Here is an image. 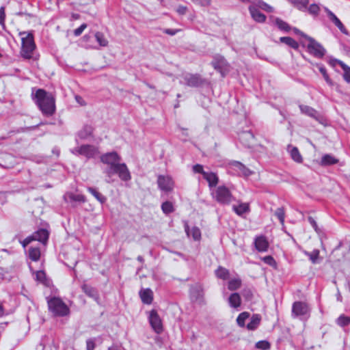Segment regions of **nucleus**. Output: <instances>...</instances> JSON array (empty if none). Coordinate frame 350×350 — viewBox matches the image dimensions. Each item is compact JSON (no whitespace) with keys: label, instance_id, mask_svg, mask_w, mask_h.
<instances>
[{"label":"nucleus","instance_id":"obj_15","mask_svg":"<svg viewBox=\"0 0 350 350\" xmlns=\"http://www.w3.org/2000/svg\"><path fill=\"white\" fill-rule=\"evenodd\" d=\"M255 246L259 252H266L269 247V243L265 237L260 236L255 239Z\"/></svg>","mask_w":350,"mask_h":350},{"label":"nucleus","instance_id":"obj_44","mask_svg":"<svg viewBox=\"0 0 350 350\" xmlns=\"http://www.w3.org/2000/svg\"><path fill=\"white\" fill-rule=\"evenodd\" d=\"M256 347L262 350H267L270 348V344L267 340H261L256 344Z\"/></svg>","mask_w":350,"mask_h":350},{"label":"nucleus","instance_id":"obj_33","mask_svg":"<svg viewBox=\"0 0 350 350\" xmlns=\"http://www.w3.org/2000/svg\"><path fill=\"white\" fill-rule=\"evenodd\" d=\"M300 109L302 113L309 116L316 118L317 112L312 108L306 105H300Z\"/></svg>","mask_w":350,"mask_h":350},{"label":"nucleus","instance_id":"obj_39","mask_svg":"<svg viewBox=\"0 0 350 350\" xmlns=\"http://www.w3.org/2000/svg\"><path fill=\"white\" fill-rule=\"evenodd\" d=\"M275 23L280 29L284 30L286 31H288L290 30L289 25L286 22L282 21L281 19L276 18L275 21Z\"/></svg>","mask_w":350,"mask_h":350},{"label":"nucleus","instance_id":"obj_35","mask_svg":"<svg viewBox=\"0 0 350 350\" xmlns=\"http://www.w3.org/2000/svg\"><path fill=\"white\" fill-rule=\"evenodd\" d=\"M95 38L101 46H106L108 44V41L104 36V35L100 32H97L95 34Z\"/></svg>","mask_w":350,"mask_h":350},{"label":"nucleus","instance_id":"obj_42","mask_svg":"<svg viewBox=\"0 0 350 350\" xmlns=\"http://www.w3.org/2000/svg\"><path fill=\"white\" fill-rule=\"evenodd\" d=\"M337 323L340 326L347 325L350 323V318L344 315H341L338 318Z\"/></svg>","mask_w":350,"mask_h":350},{"label":"nucleus","instance_id":"obj_19","mask_svg":"<svg viewBox=\"0 0 350 350\" xmlns=\"http://www.w3.org/2000/svg\"><path fill=\"white\" fill-rule=\"evenodd\" d=\"M186 232L189 237H191L195 241H198L201 238V232L198 228L192 227L189 228V227H186L185 228Z\"/></svg>","mask_w":350,"mask_h":350},{"label":"nucleus","instance_id":"obj_59","mask_svg":"<svg viewBox=\"0 0 350 350\" xmlns=\"http://www.w3.org/2000/svg\"><path fill=\"white\" fill-rule=\"evenodd\" d=\"M319 71L323 75V76H325V75L327 74L326 70L323 67H320L319 68Z\"/></svg>","mask_w":350,"mask_h":350},{"label":"nucleus","instance_id":"obj_26","mask_svg":"<svg viewBox=\"0 0 350 350\" xmlns=\"http://www.w3.org/2000/svg\"><path fill=\"white\" fill-rule=\"evenodd\" d=\"M335 63L339 64L342 67L344 71L343 78L347 83H350V67L338 60H336Z\"/></svg>","mask_w":350,"mask_h":350},{"label":"nucleus","instance_id":"obj_27","mask_svg":"<svg viewBox=\"0 0 350 350\" xmlns=\"http://www.w3.org/2000/svg\"><path fill=\"white\" fill-rule=\"evenodd\" d=\"M241 286V280L240 278H232L228 284V288L230 291L239 289Z\"/></svg>","mask_w":350,"mask_h":350},{"label":"nucleus","instance_id":"obj_6","mask_svg":"<svg viewBox=\"0 0 350 350\" xmlns=\"http://www.w3.org/2000/svg\"><path fill=\"white\" fill-rule=\"evenodd\" d=\"M214 198L219 203L228 204L231 201L232 196L226 187L221 186L215 190Z\"/></svg>","mask_w":350,"mask_h":350},{"label":"nucleus","instance_id":"obj_28","mask_svg":"<svg viewBox=\"0 0 350 350\" xmlns=\"http://www.w3.org/2000/svg\"><path fill=\"white\" fill-rule=\"evenodd\" d=\"M29 256L32 260H38L40 257V249L38 247H31L29 250Z\"/></svg>","mask_w":350,"mask_h":350},{"label":"nucleus","instance_id":"obj_7","mask_svg":"<svg viewBox=\"0 0 350 350\" xmlns=\"http://www.w3.org/2000/svg\"><path fill=\"white\" fill-rule=\"evenodd\" d=\"M149 321L152 329L157 333H161L163 331V325L160 317L155 310H152L149 315Z\"/></svg>","mask_w":350,"mask_h":350},{"label":"nucleus","instance_id":"obj_50","mask_svg":"<svg viewBox=\"0 0 350 350\" xmlns=\"http://www.w3.org/2000/svg\"><path fill=\"white\" fill-rule=\"evenodd\" d=\"M193 172L197 173H201L204 176V173H206V172L204 171L203 167L201 165L197 164L193 167Z\"/></svg>","mask_w":350,"mask_h":350},{"label":"nucleus","instance_id":"obj_1","mask_svg":"<svg viewBox=\"0 0 350 350\" xmlns=\"http://www.w3.org/2000/svg\"><path fill=\"white\" fill-rule=\"evenodd\" d=\"M35 97L36 103L44 115L51 116L54 113L55 109V99L51 94L39 89L36 91Z\"/></svg>","mask_w":350,"mask_h":350},{"label":"nucleus","instance_id":"obj_14","mask_svg":"<svg viewBox=\"0 0 350 350\" xmlns=\"http://www.w3.org/2000/svg\"><path fill=\"white\" fill-rule=\"evenodd\" d=\"M287 150L291 155V159L299 163H302L303 158L301 154H300L299 150L297 147L293 146L291 145H288L287 148Z\"/></svg>","mask_w":350,"mask_h":350},{"label":"nucleus","instance_id":"obj_11","mask_svg":"<svg viewBox=\"0 0 350 350\" xmlns=\"http://www.w3.org/2000/svg\"><path fill=\"white\" fill-rule=\"evenodd\" d=\"M249 11L252 18L257 23H264L266 20L265 14L261 13L255 4H252L249 7Z\"/></svg>","mask_w":350,"mask_h":350},{"label":"nucleus","instance_id":"obj_17","mask_svg":"<svg viewBox=\"0 0 350 350\" xmlns=\"http://www.w3.org/2000/svg\"><path fill=\"white\" fill-rule=\"evenodd\" d=\"M140 297L144 304H150L152 301V291L149 288L142 289L139 292Z\"/></svg>","mask_w":350,"mask_h":350},{"label":"nucleus","instance_id":"obj_32","mask_svg":"<svg viewBox=\"0 0 350 350\" xmlns=\"http://www.w3.org/2000/svg\"><path fill=\"white\" fill-rule=\"evenodd\" d=\"M215 274L217 277L221 278L223 280H226L229 276V271L228 269L219 267L216 271Z\"/></svg>","mask_w":350,"mask_h":350},{"label":"nucleus","instance_id":"obj_57","mask_svg":"<svg viewBox=\"0 0 350 350\" xmlns=\"http://www.w3.org/2000/svg\"><path fill=\"white\" fill-rule=\"evenodd\" d=\"M308 221L310 223V224L312 226V227L314 228L315 231L318 232L317 225V223L314 221V219L312 217H310L308 218Z\"/></svg>","mask_w":350,"mask_h":350},{"label":"nucleus","instance_id":"obj_31","mask_svg":"<svg viewBox=\"0 0 350 350\" xmlns=\"http://www.w3.org/2000/svg\"><path fill=\"white\" fill-rule=\"evenodd\" d=\"M293 4L299 10H302L305 9L308 3V0H288Z\"/></svg>","mask_w":350,"mask_h":350},{"label":"nucleus","instance_id":"obj_54","mask_svg":"<svg viewBox=\"0 0 350 350\" xmlns=\"http://www.w3.org/2000/svg\"><path fill=\"white\" fill-rule=\"evenodd\" d=\"M86 345L87 350H94L95 347L94 342L91 339L87 340Z\"/></svg>","mask_w":350,"mask_h":350},{"label":"nucleus","instance_id":"obj_47","mask_svg":"<svg viewBox=\"0 0 350 350\" xmlns=\"http://www.w3.org/2000/svg\"><path fill=\"white\" fill-rule=\"evenodd\" d=\"M262 259L266 264H267L270 266H272V267L276 266V262H275V260L271 256H267L262 258Z\"/></svg>","mask_w":350,"mask_h":350},{"label":"nucleus","instance_id":"obj_23","mask_svg":"<svg viewBox=\"0 0 350 350\" xmlns=\"http://www.w3.org/2000/svg\"><path fill=\"white\" fill-rule=\"evenodd\" d=\"M233 210L239 215H242L243 213H247L250 210V206L247 203H241L238 206H233Z\"/></svg>","mask_w":350,"mask_h":350},{"label":"nucleus","instance_id":"obj_56","mask_svg":"<svg viewBox=\"0 0 350 350\" xmlns=\"http://www.w3.org/2000/svg\"><path fill=\"white\" fill-rule=\"evenodd\" d=\"M75 100L81 106H83V105H86V103H85V100H83V98H81L79 96H75Z\"/></svg>","mask_w":350,"mask_h":350},{"label":"nucleus","instance_id":"obj_48","mask_svg":"<svg viewBox=\"0 0 350 350\" xmlns=\"http://www.w3.org/2000/svg\"><path fill=\"white\" fill-rule=\"evenodd\" d=\"M308 11L312 14H317L319 11V7L316 4H312L309 7Z\"/></svg>","mask_w":350,"mask_h":350},{"label":"nucleus","instance_id":"obj_16","mask_svg":"<svg viewBox=\"0 0 350 350\" xmlns=\"http://www.w3.org/2000/svg\"><path fill=\"white\" fill-rule=\"evenodd\" d=\"M338 163V159H336L334 155L330 154H326L322 157L319 163L322 166H326L336 164Z\"/></svg>","mask_w":350,"mask_h":350},{"label":"nucleus","instance_id":"obj_25","mask_svg":"<svg viewBox=\"0 0 350 350\" xmlns=\"http://www.w3.org/2000/svg\"><path fill=\"white\" fill-rule=\"evenodd\" d=\"M33 236L36 237V240L45 243L48 239L49 234L46 230L41 229L37 231Z\"/></svg>","mask_w":350,"mask_h":350},{"label":"nucleus","instance_id":"obj_61","mask_svg":"<svg viewBox=\"0 0 350 350\" xmlns=\"http://www.w3.org/2000/svg\"><path fill=\"white\" fill-rule=\"evenodd\" d=\"M293 30H294L295 33L299 34L301 36V33H304L303 32H301L299 29H297L296 28H295Z\"/></svg>","mask_w":350,"mask_h":350},{"label":"nucleus","instance_id":"obj_62","mask_svg":"<svg viewBox=\"0 0 350 350\" xmlns=\"http://www.w3.org/2000/svg\"><path fill=\"white\" fill-rule=\"evenodd\" d=\"M83 291H84L85 293H88L89 295H91V293H90V291H87V286H83Z\"/></svg>","mask_w":350,"mask_h":350},{"label":"nucleus","instance_id":"obj_37","mask_svg":"<svg viewBox=\"0 0 350 350\" xmlns=\"http://www.w3.org/2000/svg\"><path fill=\"white\" fill-rule=\"evenodd\" d=\"M256 6L267 12H273L274 10L272 6L268 5L267 3L262 1H258V4L256 5Z\"/></svg>","mask_w":350,"mask_h":350},{"label":"nucleus","instance_id":"obj_22","mask_svg":"<svg viewBox=\"0 0 350 350\" xmlns=\"http://www.w3.org/2000/svg\"><path fill=\"white\" fill-rule=\"evenodd\" d=\"M260 321L261 317L259 314L253 315L250 322L247 325V329L250 330H254L260 324Z\"/></svg>","mask_w":350,"mask_h":350},{"label":"nucleus","instance_id":"obj_8","mask_svg":"<svg viewBox=\"0 0 350 350\" xmlns=\"http://www.w3.org/2000/svg\"><path fill=\"white\" fill-rule=\"evenodd\" d=\"M111 170L118 174L123 180H128L131 178L129 171L124 163L118 162Z\"/></svg>","mask_w":350,"mask_h":350},{"label":"nucleus","instance_id":"obj_60","mask_svg":"<svg viewBox=\"0 0 350 350\" xmlns=\"http://www.w3.org/2000/svg\"><path fill=\"white\" fill-rule=\"evenodd\" d=\"M165 33H167V34H170V35H174L176 33V31L172 30V29H167V30H165Z\"/></svg>","mask_w":350,"mask_h":350},{"label":"nucleus","instance_id":"obj_24","mask_svg":"<svg viewBox=\"0 0 350 350\" xmlns=\"http://www.w3.org/2000/svg\"><path fill=\"white\" fill-rule=\"evenodd\" d=\"M280 41L294 49H297L299 48L298 42L291 37H281L280 38Z\"/></svg>","mask_w":350,"mask_h":350},{"label":"nucleus","instance_id":"obj_5","mask_svg":"<svg viewBox=\"0 0 350 350\" xmlns=\"http://www.w3.org/2000/svg\"><path fill=\"white\" fill-rule=\"evenodd\" d=\"M157 184L161 191L167 193L172 192L175 185L173 178L169 175H159Z\"/></svg>","mask_w":350,"mask_h":350},{"label":"nucleus","instance_id":"obj_3","mask_svg":"<svg viewBox=\"0 0 350 350\" xmlns=\"http://www.w3.org/2000/svg\"><path fill=\"white\" fill-rule=\"evenodd\" d=\"M301 36L305 40H301V44L303 46L307 48L309 53L318 58H321L325 55V50L315 40L304 33H301Z\"/></svg>","mask_w":350,"mask_h":350},{"label":"nucleus","instance_id":"obj_49","mask_svg":"<svg viewBox=\"0 0 350 350\" xmlns=\"http://www.w3.org/2000/svg\"><path fill=\"white\" fill-rule=\"evenodd\" d=\"M36 237H33V235L32 236H30V237H27L25 239H24L23 241H22V245L23 246V247H25L27 245H29L32 241H36Z\"/></svg>","mask_w":350,"mask_h":350},{"label":"nucleus","instance_id":"obj_2","mask_svg":"<svg viewBox=\"0 0 350 350\" xmlns=\"http://www.w3.org/2000/svg\"><path fill=\"white\" fill-rule=\"evenodd\" d=\"M21 41V55L25 59H37V57H33V51L36 49V44L33 40V34L31 32H20L19 33Z\"/></svg>","mask_w":350,"mask_h":350},{"label":"nucleus","instance_id":"obj_63","mask_svg":"<svg viewBox=\"0 0 350 350\" xmlns=\"http://www.w3.org/2000/svg\"><path fill=\"white\" fill-rule=\"evenodd\" d=\"M3 308L2 306L0 304V317L3 316Z\"/></svg>","mask_w":350,"mask_h":350},{"label":"nucleus","instance_id":"obj_4","mask_svg":"<svg viewBox=\"0 0 350 350\" xmlns=\"http://www.w3.org/2000/svg\"><path fill=\"white\" fill-rule=\"evenodd\" d=\"M48 306L50 311L55 316H66L69 313L68 306L59 298L49 299Z\"/></svg>","mask_w":350,"mask_h":350},{"label":"nucleus","instance_id":"obj_34","mask_svg":"<svg viewBox=\"0 0 350 350\" xmlns=\"http://www.w3.org/2000/svg\"><path fill=\"white\" fill-rule=\"evenodd\" d=\"M305 254L309 256L312 263L315 264L318 262L319 258V250H314L312 252H305Z\"/></svg>","mask_w":350,"mask_h":350},{"label":"nucleus","instance_id":"obj_46","mask_svg":"<svg viewBox=\"0 0 350 350\" xmlns=\"http://www.w3.org/2000/svg\"><path fill=\"white\" fill-rule=\"evenodd\" d=\"M69 197L71 200L78 202H85V198L83 195L81 194H69Z\"/></svg>","mask_w":350,"mask_h":350},{"label":"nucleus","instance_id":"obj_64","mask_svg":"<svg viewBox=\"0 0 350 350\" xmlns=\"http://www.w3.org/2000/svg\"><path fill=\"white\" fill-rule=\"evenodd\" d=\"M108 350H118V349H115V348L110 347V348H109V349H108Z\"/></svg>","mask_w":350,"mask_h":350},{"label":"nucleus","instance_id":"obj_43","mask_svg":"<svg viewBox=\"0 0 350 350\" xmlns=\"http://www.w3.org/2000/svg\"><path fill=\"white\" fill-rule=\"evenodd\" d=\"M241 137V139L243 141V140H247L248 141L247 145L249 146H252V141L254 140V136H253L252 133H251L250 132H245V133L242 134Z\"/></svg>","mask_w":350,"mask_h":350},{"label":"nucleus","instance_id":"obj_41","mask_svg":"<svg viewBox=\"0 0 350 350\" xmlns=\"http://www.w3.org/2000/svg\"><path fill=\"white\" fill-rule=\"evenodd\" d=\"M235 167L239 170L244 176H249L251 174V172L246 168L241 163L237 162L234 163Z\"/></svg>","mask_w":350,"mask_h":350},{"label":"nucleus","instance_id":"obj_18","mask_svg":"<svg viewBox=\"0 0 350 350\" xmlns=\"http://www.w3.org/2000/svg\"><path fill=\"white\" fill-rule=\"evenodd\" d=\"M325 11L329 19L335 24V25L337 26L341 31L345 32V28L337 16L327 8H325Z\"/></svg>","mask_w":350,"mask_h":350},{"label":"nucleus","instance_id":"obj_40","mask_svg":"<svg viewBox=\"0 0 350 350\" xmlns=\"http://www.w3.org/2000/svg\"><path fill=\"white\" fill-rule=\"evenodd\" d=\"M161 208L165 213H170L173 212L174 206L172 202H165L161 205Z\"/></svg>","mask_w":350,"mask_h":350},{"label":"nucleus","instance_id":"obj_38","mask_svg":"<svg viewBox=\"0 0 350 350\" xmlns=\"http://www.w3.org/2000/svg\"><path fill=\"white\" fill-rule=\"evenodd\" d=\"M36 280L44 284H47V280L46 278V274L42 271H38L35 273Z\"/></svg>","mask_w":350,"mask_h":350},{"label":"nucleus","instance_id":"obj_21","mask_svg":"<svg viewBox=\"0 0 350 350\" xmlns=\"http://www.w3.org/2000/svg\"><path fill=\"white\" fill-rule=\"evenodd\" d=\"M204 178L207 180L210 187L215 186L218 183V178L214 173H204Z\"/></svg>","mask_w":350,"mask_h":350},{"label":"nucleus","instance_id":"obj_9","mask_svg":"<svg viewBox=\"0 0 350 350\" xmlns=\"http://www.w3.org/2000/svg\"><path fill=\"white\" fill-rule=\"evenodd\" d=\"M101 161L110 166L111 170L118 162H120V158L116 152H109L101 156Z\"/></svg>","mask_w":350,"mask_h":350},{"label":"nucleus","instance_id":"obj_30","mask_svg":"<svg viewBox=\"0 0 350 350\" xmlns=\"http://www.w3.org/2000/svg\"><path fill=\"white\" fill-rule=\"evenodd\" d=\"M88 191L94 196V198L101 204L106 201V198L99 193L96 189L89 187Z\"/></svg>","mask_w":350,"mask_h":350},{"label":"nucleus","instance_id":"obj_51","mask_svg":"<svg viewBox=\"0 0 350 350\" xmlns=\"http://www.w3.org/2000/svg\"><path fill=\"white\" fill-rule=\"evenodd\" d=\"M195 3L200 5L202 6H206L211 3V0H191Z\"/></svg>","mask_w":350,"mask_h":350},{"label":"nucleus","instance_id":"obj_58","mask_svg":"<svg viewBox=\"0 0 350 350\" xmlns=\"http://www.w3.org/2000/svg\"><path fill=\"white\" fill-rule=\"evenodd\" d=\"M323 78L325 80V81L330 85H333V83L332 81V80L329 79V76L327 74L325 75V76H323Z\"/></svg>","mask_w":350,"mask_h":350},{"label":"nucleus","instance_id":"obj_55","mask_svg":"<svg viewBox=\"0 0 350 350\" xmlns=\"http://www.w3.org/2000/svg\"><path fill=\"white\" fill-rule=\"evenodd\" d=\"M5 20V10L4 8H0V24L3 25Z\"/></svg>","mask_w":350,"mask_h":350},{"label":"nucleus","instance_id":"obj_53","mask_svg":"<svg viewBox=\"0 0 350 350\" xmlns=\"http://www.w3.org/2000/svg\"><path fill=\"white\" fill-rule=\"evenodd\" d=\"M187 11V8L184 5H178L176 8V12L181 15L186 14Z\"/></svg>","mask_w":350,"mask_h":350},{"label":"nucleus","instance_id":"obj_45","mask_svg":"<svg viewBox=\"0 0 350 350\" xmlns=\"http://www.w3.org/2000/svg\"><path fill=\"white\" fill-rule=\"evenodd\" d=\"M275 215L278 217L281 224L284 223V212L282 208H278L275 212Z\"/></svg>","mask_w":350,"mask_h":350},{"label":"nucleus","instance_id":"obj_10","mask_svg":"<svg viewBox=\"0 0 350 350\" xmlns=\"http://www.w3.org/2000/svg\"><path fill=\"white\" fill-rule=\"evenodd\" d=\"M75 151L79 154L87 157H93L98 153V149L90 145H83L75 149Z\"/></svg>","mask_w":350,"mask_h":350},{"label":"nucleus","instance_id":"obj_36","mask_svg":"<svg viewBox=\"0 0 350 350\" xmlns=\"http://www.w3.org/2000/svg\"><path fill=\"white\" fill-rule=\"evenodd\" d=\"M249 316L250 314L247 312L241 313L237 319L238 325L241 327H243L245 325V321L248 319Z\"/></svg>","mask_w":350,"mask_h":350},{"label":"nucleus","instance_id":"obj_20","mask_svg":"<svg viewBox=\"0 0 350 350\" xmlns=\"http://www.w3.org/2000/svg\"><path fill=\"white\" fill-rule=\"evenodd\" d=\"M228 302L231 307H239L241 303V299L240 295L237 293L231 294L228 298Z\"/></svg>","mask_w":350,"mask_h":350},{"label":"nucleus","instance_id":"obj_29","mask_svg":"<svg viewBox=\"0 0 350 350\" xmlns=\"http://www.w3.org/2000/svg\"><path fill=\"white\" fill-rule=\"evenodd\" d=\"M93 132V128L91 126H85L79 133V135L81 138H86L91 135Z\"/></svg>","mask_w":350,"mask_h":350},{"label":"nucleus","instance_id":"obj_52","mask_svg":"<svg viewBox=\"0 0 350 350\" xmlns=\"http://www.w3.org/2000/svg\"><path fill=\"white\" fill-rule=\"evenodd\" d=\"M86 24H82L79 28L75 30V35L78 36L81 35V33L83 31V30L86 28Z\"/></svg>","mask_w":350,"mask_h":350},{"label":"nucleus","instance_id":"obj_12","mask_svg":"<svg viewBox=\"0 0 350 350\" xmlns=\"http://www.w3.org/2000/svg\"><path fill=\"white\" fill-rule=\"evenodd\" d=\"M213 64L214 68L219 70L222 75L228 71V64L222 57H217Z\"/></svg>","mask_w":350,"mask_h":350},{"label":"nucleus","instance_id":"obj_13","mask_svg":"<svg viewBox=\"0 0 350 350\" xmlns=\"http://www.w3.org/2000/svg\"><path fill=\"white\" fill-rule=\"evenodd\" d=\"M308 311V306L303 302H295L293 306V313L296 316L304 315Z\"/></svg>","mask_w":350,"mask_h":350}]
</instances>
